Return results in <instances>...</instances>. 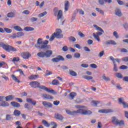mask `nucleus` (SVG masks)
Wrapping results in <instances>:
<instances>
[{
	"mask_svg": "<svg viewBox=\"0 0 128 128\" xmlns=\"http://www.w3.org/2000/svg\"><path fill=\"white\" fill-rule=\"evenodd\" d=\"M26 102H28L29 104H32L33 106H36V101L34 100L32 98H26Z\"/></svg>",
	"mask_w": 128,
	"mask_h": 128,
	"instance_id": "a211bd4d",
	"label": "nucleus"
},
{
	"mask_svg": "<svg viewBox=\"0 0 128 128\" xmlns=\"http://www.w3.org/2000/svg\"><path fill=\"white\" fill-rule=\"evenodd\" d=\"M11 104L14 108H20V104L16 102H11Z\"/></svg>",
	"mask_w": 128,
	"mask_h": 128,
	"instance_id": "a878e982",
	"label": "nucleus"
},
{
	"mask_svg": "<svg viewBox=\"0 0 128 128\" xmlns=\"http://www.w3.org/2000/svg\"><path fill=\"white\" fill-rule=\"evenodd\" d=\"M76 92H71L70 93L69 96L70 98V100H74V96H76Z\"/></svg>",
	"mask_w": 128,
	"mask_h": 128,
	"instance_id": "ea45409f",
	"label": "nucleus"
},
{
	"mask_svg": "<svg viewBox=\"0 0 128 128\" xmlns=\"http://www.w3.org/2000/svg\"><path fill=\"white\" fill-rule=\"evenodd\" d=\"M92 104H94V106H98V105L100 104V102L98 100H92Z\"/></svg>",
	"mask_w": 128,
	"mask_h": 128,
	"instance_id": "79ce46f5",
	"label": "nucleus"
},
{
	"mask_svg": "<svg viewBox=\"0 0 128 128\" xmlns=\"http://www.w3.org/2000/svg\"><path fill=\"white\" fill-rule=\"evenodd\" d=\"M94 26L95 28H96L97 30H98L99 32H104V30L102 28H100V27H98V26L94 25Z\"/></svg>",
	"mask_w": 128,
	"mask_h": 128,
	"instance_id": "a18cd8bd",
	"label": "nucleus"
},
{
	"mask_svg": "<svg viewBox=\"0 0 128 128\" xmlns=\"http://www.w3.org/2000/svg\"><path fill=\"white\" fill-rule=\"evenodd\" d=\"M37 56L39 58H44L46 56V52H40L37 54Z\"/></svg>",
	"mask_w": 128,
	"mask_h": 128,
	"instance_id": "5701e85b",
	"label": "nucleus"
},
{
	"mask_svg": "<svg viewBox=\"0 0 128 128\" xmlns=\"http://www.w3.org/2000/svg\"><path fill=\"white\" fill-rule=\"evenodd\" d=\"M30 86H32V88H40V90H44L49 94H56V91H54V90H50L44 86H40V82H38L34 81L30 82Z\"/></svg>",
	"mask_w": 128,
	"mask_h": 128,
	"instance_id": "f257e3e1",
	"label": "nucleus"
},
{
	"mask_svg": "<svg viewBox=\"0 0 128 128\" xmlns=\"http://www.w3.org/2000/svg\"><path fill=\"white\" fill-rule=\"evenodd\" d=\"M70 8V2L68 1H65L64 3V10L65 12H68V8Z\"/></svg>",
	"mask_w": 128,
	"mask_h": 128,
	"instance_id": "6ab92c4d",
	"label": "nucleus"
},
{
	"mask_svg": "<svg viewBox=\"0 0 128 128\" xmlns=\"http://www.w3.org/2000/svg\"><path fill=\"white\" fill-rule=\"evenodd\" d=\"M4 32H6V34H12V30L6 28H4V29L2 28H0V32L1 34H4Z\"/></svg>",
	"mask_w": 128,
	"mask_h": 128,
	"instance_id": "9d476101",
	"label": "nucleus"
},
{
	"mask_svg": "<svg viewBox=\"0 0 128 128\" xmlns=\"http://www.w3.org/2000/svg\"><path fill=\"white\" fill-rule=\"evenodd\" d=\"M114 110L112 109H102L98 110V112L100 114H110V112H112Z\"/></svg>",
	"mask_w": 128,
	"mask_h": 128,
	"instance_id": "ddd939ff",
	"label": "nucleus"
},
{
	"mask_svg": "<svg viewBox=\"0 0 128 128\" xmlns=\"http://www.w3.org/2000/svg\"><path fill=\"white\" fill-rule=\"evenodd\" d=\"M38 78V75H32L28 77L29 80H35Z\"/></svg>",
	"mask_w": 128,
	"mask_h": 128,
	"instance_id": "c756f323",
	"label": "nucleus"
},
{
	"mask_svg": "<svg viewBox=\"0 0 128 128\" xmlns=\"http://www.w3.org/2000/svg\"><path fill=\"white\" fill-rule=\"evenodd\" d=\"M30 20L32 22H36V20H38V18L33 17L30 18Z\"/></svg>",
	"mask_w": 128,
	"mask_h": 128,
	"instance_id": "052dcab7",
	"label": "nucleus"
},
{
	"mask_svg": "<svg viewBox=\"0 0 128 128\" xmlns=\"http://www.w3.org/2000/svg\"><path fill=\"white\" fill-rule=\"evenodd\" d=\"M84 80H92L94 78L91 76H84Z\"/></svg>",
	"mask_w": 128,
	"mask_h": 128,
	"instance_id": "a19ab883",
	"label": "nucleus"
},
{
	"mask_svg": "<svg viewBox=\"0 0 128 128\" xmlns=\"http://www.w3.org/2000/svg\"><path fill=\"white\" fill-rule=\"evenodd\" d=\"M0 106H2L3 108H6V106H10V104L8 102H3L0 104Z\"/></svg>",
	"mask_w": 128,
	"mask_h": 128,
	"instance_id": "cd10ccee",
	"label": "nucleus"
},
{
	"mask_svg": "<svg viewBox=\"0 0 128 128\" xmlns=\"http://www.w3.org/2000/svg\"><path fill=\"white\" fill-rule=\"evenodd\" d=\"M62 31L60 29L57 30V32H55V36L56 38H64V34H62Z\"/></svg>",
	"mask_w": 128,
	"mask_h": 128,
	"instance_id": "1a4fd4ad",
	"label": "nucleus"
},
{
	"mask_svg": "<svg viewBox=\"0 0 128 128\" xmlns=\"http://www.w3.org/2000/svg\"><path fill=\"white\" fill-rule=\"evenodd\" d=\"M16 14L12 12H9L7 14L8 18H14Z\"/></svg>",
	"mask_w": 128,
	"mask_h": 128,
	"instance_id": "c9c22d12",
	"label": "nucleus"
},
{
	"mask_svg": "<svg viewBox=\"0 0 128 128\" xmlns=\"http://www.w3.org/2000/svg\"><path fill=\"white\" fill-rule=\"evenodd\" d=\"M12 62H20V58L18 57H14L13 58Z\"/></svg>",
	"mask_w": 128,
	"mask_h": 128,
	"instance_id": "4d7b16f0",
	"label": "nucleus"
},
{
	"mask_svg": "<svg viewBox=\"0 0 128 128\" xmlns=\"http://www.w3.org/2000/svg\"><path fill=\"white\" fill-rule=\"evenodd\" d=\"M52 54V51L48 50L45 52V56L46 58H50Z\"/></svg>",
	"mask_w": 128,
	"mask_h": 128,
	"instance_id": "4be33fe9",
	"label": "nucleus"
},
{
	"mask_svg": "<svg viewBox=\"0 0 128 128\" xmlns=\"http://www.w3.org/2000/svg\"><path fill=\"white\" fill-rule=\"evenodd\" d=\"M24 34L22 32H18L17 34L14 33L12 36H10L9 38H12V40H14V38H20V36H24Z\"/></svg>",
	"mask_w": 128,
	"mask_h": 128,
	"instance_id": "423d86ee",
	"label": "nucleus"
},
{
	"mask_svg": "<svg viewBox=\"0 0 128 128\" xmlns=\"http://www.w3.org/2000/svg\"><path fill=\"white\" fill-rule=\"evenodd\" d=\"M113 36H115L116 38H118V32H116V31H114L113 32Z\"/></svg>",
	"mask_w": 128,
	"mask_h": 128,
	"instance_id": "13d9d810",
	"label": "nucleus"
},
{
	"mask_svg": "<svg viewBox=\"0 0 128 128\" xmlns=\"http://www.w3.org/2000/svg\"><path fill=\"white\" fill-rule=\"evenodd\" d=\"M53 12L54 16H58V8H54L53 10Z\"/></svg>",
	"mask_w": 128,
	"mask_h": 128,
	"instance_id": "58836bf2",
	"label": "nucleus"
},
{
	"mask_svg": "<svg viewBox=\"0 0 128 128\" xmlns=\"http://www.w3.org/2000/svg\"><path fill=\"white\" fill-rule=\"evenodd\" d=\"M68 40L69 42H74L76 41V39L72 36L68 37Z\"/></svg>",
	"mask_w": 128,
	"mask_h": 128,
	"instance_id": "72a5a7b5",
	"label": "nucleus"
},
{
	"mask_svg": "<svg viewBox=\"0 0 128 128\" xmlns=\"http://www.w3.org/2000/svg\"><path fill=\"white\" fill-rule=\"evenodd\" d=\"M2 47L6 52H18V49L8 44H3Z\"/></svg>",
	"mask_w": 128,
	"mask_h": 128,
	"instance_id": "7ed1b4c3",
	"label": "nucleus"
},
{
	"mask_svg": "<svg viewBox=\"0 0 128 128\" xmlns=\"http://www.w3.org/2000/svg\"><path fill=\"white\" fill-rule=\"evenodd\" d=\"M107 46H116V42L114 40H109L106 42Z\"/></svg>",
	"mask_w": 128,
	"mask_h": 128,
	"instance_id": "f3484780",
	"label": "nucleus"
},
{
	"mask_svg": "<svg viewBox=\"0 0 128 128\" xmlns=\"http://www.w3.org/2000/svg\"><path fill=\"white\" fill-rule=\"evenodd\" d=\"M116 14L118 16H122V11H120V8H116Z\"/></svg>",
	"mask_w": 128,
	"mask_h": 128,
	"instance_id": "393cba45",
	"label": "nucleus"
},
{
	"mask_svg": "<svg viewBox=\"0 0 128 128\" xmlns=\"http://www.w3.org/2000/svg\"><path fill=\"white\" fill-rule=\"evenodd\" d=\"M42 96L44 98H46V100H53L54 99V97L48 94H42Z\"/></svg>",
	"mask_w": 128,
	"mask_h": 128,
	"instance_id": "4468645a",
	"label": "nucleus"
},
{
	"mask_svg": "<svg viewBox=\"0 0 128 128\" xmlns=\"http://www.w3.org/2000/svg\"><path fill=\"white\" fill-rule=\"evenodd\" d=\"M66 112L68 114H70V116H74V114H78V110L76 111H70V110H66Z\"/></svg>",
	"mask_w": 128,
	"mask_h": 128,
	"instance_id": "dca6fc26",
	"label": "nucleus"
},
{
	"mask_svg": "<svg viewBox=\"0 0 128 128\" xmlns=\"http://www.w3.org/2000/svg\"><path fill=\"white\" fill-rule=\"evenodd\" d=\"M53 62H64V58L62 56H58L56 58H53L52 59Z\"/></svg>",
	"mask_w": 128,
	"mask_h": 128,
	"instance_id": "6e6552de",
	"label": "nucleus"
},
{
	"mask_svg": "<svg viewBox=\"0 0 128 128\" xmlns=\"http://www.w3.org/2000/svg\"><path fill=\"white\" fill-rule=\"evenodd\" d=\"M78 114H82L83 116H88L92 114V112L90 110H86L84 109H80L78 110Z\"/></svg>",
	"mask_w": 128,
	"mask_h": 128,
	"instance_id": "0eeeda50",
	"label": "nucleus"
},
{
	"mask_svg": "<svg viewBox=\"0 0 128 128\" xmlns=\"http://www.w3.org/2000/svg\"><path fill=\"white\" fill-rule=\"evenodd\" d=\"M47 14H48V12L45 11V12L39 14L38 16V18H42V16H46Z\"/></svg>",
	"mask_w": 128,
	"mask_h": 128,
	"instance_id": "c03bdc74",
	"label": "nucleus"
},
{
	"mask_svg": "<svg viewBox=\"0 0 128 128\" xmlns=\"http://www.w3.org/2000/svg\"><path fill=\"white\" fill-rule=\"evenodd\" d=\"M24 107L26 108L28 110H32V109H30V104L28 103H26V104H24Z\"/></svg>",
	"mask_w": 128,
	"mask_h": 128,
	"instance_id": "09e8293b",
	"label": "nucleus"
},
{
	"mask_svg": "<svg viewBox=\"0 0 128 128\" xmlns=\"http://www.w3.org/2000/svg\"><path fill=\"white\" fill-rule=\"evenodd\" d=\"M14 96L12 95H9L5 98L6 100V102H10V100H14Z\"/></svg>",
	"mask_w": 128,
	"mask_h": 128,
	"instance_id": "bb28decb",
	"label": "nucleus"
},
{
	"mask_svg": "<svg viewBox=\"0 0 128 128\" xmlns=\"http://www.w3.org/2000/svg\"><path fill=\"white\" fill-rule=\"evenodd\" d=\"M52 86H58L60 84V82L58 80H52Z\"/></svg>",
	"mask_w": 128,
	"mask_h": 128,
	"instance_id": "7c9ffc66",
	"label": "nucleus"
},
{
	"mask_svg": "<svg viewBox=\"0 0 128 128\" xmlns=\"http://www.w3.org/2000/svg\"><path fill=\"white\" fill-rule=\"evenodd\" d=\"M50 74H52V72L48 70H46V74H45V76H50Z\"/></svg>",
	"mask_w": 128,
	"mask_h": 128,
	"instance_id": "864d4df0",
	"label": "nucleus"
},
{
	"mask_svg": "<svg viewBox=\"0 0 128 128\" xmlns=\"http://www.w3.org/2000/svg\"><path fill=\"white\" fill-rule=\"evenodd\" d=\"M124 26L125 30H128V23H126L124 24Z\"/></svg>",
	"mask_w": 128,
	"mask_h": 128,
	"instance_id": "774afa93",
	"label": "nucleus"
},
{
	"mask_svg": "<svg viewBox=\"0 0 128 128\" xmlns=\"http://www.w3.org/2000/svg\"><path fill=\"white\" fill-rule=\"evenodd\" d=\"M55 118L58 120H64V117L60 115V114H56L54 116Z\"/></svg>",
	"mask_w": 128,
	"mask_h": 128,
	"instance_id": "412c9836",
	"label": "nucleus"
},
{
	"mask_svg": "<svg viewBox=\"0 0 128 128\" xmlns=\"http://www.w3.org/2000/svg\"><path fill=\"white\" fill-rule=\"evenodd\" d=\"M74 58H80V54L78 52H76L74 54Z\"/></svg>",
	"mask_w": 128,
	"mask_h": 128,
	"instance_id": "8fccbe9b",
	"label": "nucleus"
},
{
	"mask_svg": "<svg viewBox=\"0 0 128 128\" xmlns=\"http://www.w3.org/2000/svg\"><path fill=\"white\" fill-rule=\"evenodd\" d=\"M128 67L126 66L122 65V66H120V70H128Z\"/></svg>",
	"mask_w": 128,
	"mask_h": 128,
	"instance_id": "bf43d9fd",
	"label": "nucleus"
},
{
	"mask_svg": "<svg viewBox=\"0 0 128 128\" xmlns=\"http://www.w3.org/2000/svg\"><path fill=\"white\" fill-rule=\"evenodd\" d=\"M43 106L45 108H52V104L50 102H48L46 101H44L42 102Z\"/></svg>",
	"mask_w": 128,
	"mask_h": 128,
	"instance_id": "2eb2a0df",
	"label": "nucleus"
},
{
	"mask_svg": "<svg viewBox=\"0 0 128 128\" xmlns=\"http://www.w3.org/2000/svg\"><path fill=\"white\" fill-rule=\"evenodd\" d=\"M16 72H18L20 74H22V76H26L24 73V72L22 71V69L18 70H16Z\"/></svg>",
	"mask_w": 128,
	"mask_h": 128,
	"instance_id": "5fc2aeb1",
	"label": "nucleus"
},
{
	"mask_svg": "<svg viewBox=\"0 0 128 128\" xmlns=\"http://www.w3.org/2000/svg\"><path fill=\"white\" fill-rule=\"evenodd\" d=\"M14 28L17 32H22V29L20 26H15Z\"/></svg>",
	"mask_w": 128,
	"mask_h": 128,
	"instance_id": "e433bc0d",
	"label": "nucleus"
},
{
	"mask_svg": "<svg viewBox=\"0 0 128 128\" xmlns=\"http://www.w3.org/2000/svg\"><path fill=\"white\" fill-rule=\"evenodd\" d=\"M70 74L72 76H78V74H76V72L72 71V70L70 71Z\"/></svg>",
	"mask_w": 128,
	"mask_h": 128,
	"instance_id": "37998d69",
	"label": "nucleus"
},
{
	"mask_svg": "<svg viewBox=\"0 0 128 128\" xmlns=\"http://www.w3.org/2000/svg\"><path fill=\"white\" fill-rule=\"evenodd\" d=\"M11 78H12L13 80L16 82H18V84H20V81L18 80V78L14 76V74L11 75Z\"/></svg>",
	"mask_w": 128,
	"mask_h": 128,
	"instance_id": "c85d7f7f",
	"label": "nucleus"
},
{
	"mask_svg": "<svg viewBox=\"0 0 128 128\" xmlns=\"http://www.w3.org/2000/svg\"><path fill=\"white\" fill-rule=\"evenodd\" d=\"M48 44V40H42V38H39L37 40V44L35 45V46L38 50H44V48H46L48 46L46 44Z\"/></svg>",
	"mask_w": 128,
	"mask_h": 128,
	"instance_id": "f03ea898",
	"label": "nucleus"
},
{
	"mask_svg": "<svg viewBox=\"0 0 128 128\" xmlns=\"http://www.w3.org/2000/svg\"><path fill=\"white\" fill-rule=\"evenodd\" d=\"M102 79L104 80H105L106 82H110V78L109 77H106L105 74H104V75L102 76Z\"/></svg>",
	"mask_w": 128,
	"mask_h": 128,
	"instance_id": "4c0bfd02",
	"label": "nucleus"
},
{
	"mask_svg": "<svg viewBox=\"0 0 128 128\" xmlns=\"http://www.w3.org/2000/svg\"><path fill=\"white\" fill-rule=\"evenodd\" d=\"M90 66L92 68H98V66H96V64H90Z\"/></svg>",
	"mask_w": 128,
	"mask_h": 128,
	"instance_id": "0e129e2a",
	"label": "nucleus"
},
{
	"mask_svg": "<svg viewBox=\"0 0 128 128\" xmlns=\"http://www.w3.org/2000/svg\"><path fill=\"white\" fill-rule=\"evenodd\" d=\"M24 30H26V32H32V30H34V28L32 27H25L24 28Z\"/></svg>",
	"mask_w": 128,
	"mask_h": 128,
	"instance_id": "2f4dec72",
	"label": "nucleus"
},
{
	"mask_svg": "<svg viewBox=\"0 0 128 128\" xmlns=\"http://www.w3.org/2000/svg\"><path fill=\"white\" fill-rule=\"evenodd\" d=\"M60 101L56 100L53 102V104L54 106H58V104H60Z\"/></svg>",
	"mask_w": 128,
	"mask_h": 128,
	"instance_id": "338daca9",
	"label": "nucleus"
},
{
	"mask_svg": "<svg viewBox=\"0 0 128 128\" xmlns=\"http://www.w3.org/2000/svg\"><path fill=\"white\" fill-rule=\"evenodd\" d=\"M74 48H78V50H80L82 48V46L79 44H75L74 45Z\"/></svg>",
	"mask_w": 128,
	"mask_h": 128,
	"instance_id": "680f3d73",
	"label": "nucleus"
},
{
	"mask_svg": "<svg viewBox=\"0 0 128 128\" xmlns=\"http://www.w3.org/2000/svg\"><path fill=\"white\" fill-rule=\"evenodd\" d=\"M78 34L80 36V38H84V34H82L81 32H78Z\"/></svg>",
	"mask_w": 128,
	"mask_h": 128,
	"instance_id": "69168bd1",
	"label": "nucleus"
},
{
	"mask_svg": "<svg viewBox=\"0 0 128 128\" xmlns=\"http://www.w3.org/2000/svg\"><path fill=\"white\" fill-rule=\"evenodd\" d=\"M14 114L16 116H20V111L15 110L14 112Z\"/></svg>",
	"mask_w": 128,
	"mask_h": 128,
	"instance_id": "473e14b6",
	"label": "nucleus"
},
{
	"mask_svg": "<svg viewBox=\"0 0 128 128\" xmlns=\"http://www.w3.org/2000/svg\"><path fill=\"white\" fill-rule=\"evenodd\" d=\"M96 10L98 12H100V14H104V12L102 10H100V8H96Z\"/></svg>",
	"mask_w": 128,
	"mask_h": 128,
	"instance_id": "603ef678",
	"label": "nucleus"
},
{
	"mask_svg": "<svg viewBox=\"0 0 128 128\" xmlns=\"http://www.w3.org/2000/svg\"><path fill=\"white\" fill-rule=\"evenodd\" d=\"M54 38H56V32H54L50 36V38L49 40L50 42H52V40H54Z\"/></svg>",
	"mask_w": 128,
	"mask_h": 128,
	"instance_id": "de8ad7c7",
	"label": "nucleus"
},
{
	"mask_svg": "<svg viewBox=\"0 0 128 128\" xmlns=\"http://www.w3.org/2000/svg\"><path fill=\"white\" fill-rule=\"evenodd\" d=\"M42 124L46 128H50V124L48 122H46V120H42Z\"/></svg>",
	"mask_w": 128,
	"mask_h": 128,
	"instance_id": "b1692460",
	"label": "nucleus"
},
{
	"mask_svg": "<svg viewBox=\"0 0 128 128\" xmlns=\"http://www.w3.org/2000/svg\"><path fill=\"white\" fill-rule=\"evenodd\" d=\"M112 123L116 126H124V120H119L118 119L116 118L115 116L112 117Z\"/></svg>",
	"mask_w": 128,
	"mask_h": 128,
	"instance_id": "20e7f679",
	"label": "nucleus"
},
{
	"mask_svg": "<svg viewBox=\"0 0 128 128\" xmlns=\"http://www.w3.org/2000/svg\"><path fill=\"white\" fill-rule=\"evenodd\" d=\"M118 102L120 104H122L123 108H128V104L126 102H124V98H119Z\"/></svg>",
	"mask_w": 128,
	"mask_h": 128,
	"instance_id": "9b49d317",
	"label": "nucleus"
},
{
	"mask_svg": "<svg viewBox=\"0 0 128 128\" xmlns=\"http://www.w3.org/2000/svg\"><path fill=\"white\" fill-rule=\"evenodd\" d=\"M110 60H112V62L114 64V72H118V66H116V61L117 62H118V64H120V60L118 58L114 59V58L112 56H110Z\"/></svg>",
	"mask_w": 128,
	"mask_h": 128,
	"instance_id": "39448f33",
	"label": "nucleus"
},
{
	"mask_svg": "<svg viewBox=\"0 0 128 128\" xmlns=\"http://www.w3.org/2000/svg\"><path fill=\"white\" fill-rule=\"evenodd\" d=\"M21 56L24 60H28L30 56V54L28 52H23L21 53Z\"/></svg>",
	"mask_w": 128,
	"mask_h": 128,
	"instance_id": "f8f14e48",
	"label": "nucleus"
},
{
	"mask_svg": "<svg viewBox=\"0 0 128 128\" xmlns=\"http://www.w3.org/2000/svg\"><path fill=\"white\" fill-rule=\"evenodd\" d=\"M93 36H94V38L98 40V42H100V37L98 36V35L94 33L93 34Z\"/></svg>",
	"mask_w": 128,
	"mask_h": 128,
	"instance_id": "3c124183",
	"label": "nucleus"
},
{
	"mask_svg": "<svg viewBox=\"0 0 128 128\" xmlns=\"http://www.w3.org/2000/svg\"><path fill=\"white\" fill-rule=\"evenodd\" d=\"M62 50H63V52H68V46H63Z\"/></svg>",
	"mask_w": 128,
	"mask_h": 128,
	"instance_id": "6e6d98bb",
	"label": "nucleus"
},
{
	"mask_svg": "<svg viewBox=\"0 0 128 128\" xmlns=\"http://www.w3.org/2000/svg\"><path fill=\"white\" fill-rule=\"evenodd\" d=\"M57 20H60L62 18V10H58V13L57 14Z\"/></svg>",
	"mask_w": 128,
	"mask_h": 128,
	"instance_id": "aec40b11",
	"label": "nucleus"
},
{
	"mask_svg": "<svg viewBox=\"0 0 128 128\" xmlns=\"http://www.w3.org/2000/svg\"><path fill=\"white\" fill-rule=\"evenodd\" d=\"M116 76L118 78H124V76H122V74L120 73H116Z\"/></svg>",
	"mask_w": 128,
	"mask_h": 128,
	"instance_id": "49530a36",
	"label": "nucleus"
},
{
	"mask_svg": "<svg viewBox=\"0 0 128 128\" xmlns=\"http://www.w3.org/2000/svg\"><path fill=\"white\" fill-rule=\"evenodd\" d=\"M104 51L102 50L99 53V54H98L99 58H102V56H104Z\"/></svg>",
	"mask_w": 128,
	"mask_h": 128,
	"instance_id": "e2e57ef3",
	"label": "nucleus"
},
{
	"mask_svg": "<svg viewBox=\"0 0 128 128\" xmlns=\"http://www.w3.org/2000/svg\"><path fill=\"white\" fill-rule=\"evenodd\" d=\"M12 120V116L11 114H6V120Z\"/></svg>",
	"mask_w": 128,
	"mask_h": 128,
	"instance_id": "f704fd0d",
	"label": "nucleus"
}]
</instances>
